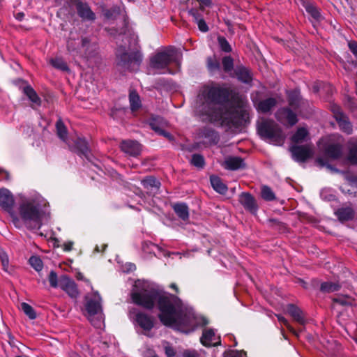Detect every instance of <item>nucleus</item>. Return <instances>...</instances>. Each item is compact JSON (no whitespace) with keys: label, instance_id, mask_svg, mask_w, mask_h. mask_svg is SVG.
Masks as SVG:
<instances>
[{"label":"nucleus","instance_id":"obj_53","mask_svg":"<svg viewBox=\"0 0 357 357\" xmlns=\"http://www.w3.org/2000/svg\"><path fill=\"white\" fill-rule=\"evenodd\" d=\"M188 13L189 15H190L191 16L193 17V18L195 19V22H197V21H199V20H201L202 19V17L201 15H199L198 10L195 8H191L188 10Z\"/></svg>","mask_w":357,"mask_h":357},{"label":"nucleus","instance_id":"obj_55","mask_svg":"<svg viewBox=\"0 0 357 357\" xmlns=\"http://www.w3.org/2000/svg\"><path fill=\"white\" fill-rule=\"evenodd\" d=\"M349 47L351 52L357 56V43L356 42H349Z\"/></svg>","mask_w":357,"mask_h":357},{"label":"nucleus","instance_id":"obj_40","mask_svg":"<svg viewBox=\"0 0 357 357\" xmlns=\"http://www.w3.org/2000/svg\"><path fill=\"white\" fill-rule=\"evenodd\" d=\"M30 265L36 271H40L43 269V264L40 257L37 256H32L29 260Z\"/></svg>","mask_w":357,"mask_h":357},{"label":"nucleus","instance_id":"obj_42","mask_svg":"<svg viewBox=\"0 0 357 357\" xmlns=\"http://www.w3.org/2000/svg\"><path fill=\"white\" fill-rule=\"evenodd\" d=\"M191 164L197 168H202L204 166V158L200 154H194L191 158Z\"/></svg>","mask_w":357,"mask_h":357},{"label":"nucleus","instance_id":"obj_17","mask_svg":"<svg viewBox=\"0 0 357 357\" xmlns=\"http://www.w3.org/2000/svg\"><path fill=\"white\" fill-rule=\"evenodd\" d=\"M277 100L274 98H268L265 100L259 101L255 104L257 109L261 113L269 112L273 108L275 107Z\"/></svg>","mask_w":357,"mask_h":357},{"label":"nucleus","instance_id":"obj_5","mask_svg":"<svg viewBox=\"0 0 357 357\" xmlns=\"http://www.w3.org/2000/svg\"><path fill=\"white\" fill-rule=\"evenodd\" d=\"M181 54L174 47H169L158 51L150 59L151 68L158 70H165L171 63L179 65L181 60Z\"/></svg>","mask_w":357,"mask_h":357},{"label":"nucleus","instance_id":"obj_39","mask_svg":"<svg viewBox=\"0 0 357 357\" xmlns=\"http://www.w3.org/2000/svg\"><path fill=\"white\" fill-rule=\"evenodd\" d=\"M222 66L224 68V70L226 73H230L234 68V60L233 59L229 56H226L222 58Z\"/></svg>","mask_w":357,"mask_h":357},{"label":"nucleus","instance_id":"obj_31","mask_svg":"<svg viewBox=\"0 0 357 357\" xmlns=\"http://www.w3.org/2000/svg\"><path fill=\"white\" fill-rule=\"evenodd\" d=\"M289 103L294 109H296L299 105L300 93L297 90L288 92Z\"/></svg>","mask_w":357,"mask_h":357},{"label":"nucleus","instance_id":"obj_16","mask_svg":"<svg viewBox=\"0 0 357 357\" xmlns=\"http://www.w3.org/2000/svg\"><path fill=\"white\" fill-rule=\"evenodd\" d=\"M239 202L243 207L252 212L255 213L257 210V205L255 198L248 192H242L239 196Z\"/></svg>","mask_w":357,"mask_h":357},{"label":"nucleus","instance_id":"obj_34","mask_svg":"<svg viewBox=\"0 0 357 357\" xmlns=\"http://www.w3.org/2000/svg\"><path fill=\"white\" fill-rule=\"evenodd\" d=\"M307 135V130L304 128H300L297 130L296 132L293 135L291 140L294 143H300L305 140Z\"/></svg>","mask_w":357,"mask_h":357},{"label":"nucleus","instance_id":"obj_52","mask_svg":"<svg viewBox=\"0 0 357 357\" xmlns=\"http://www.w3.org/2000/svg\"><path fill=\"white\" fill-rule=\"evenodd\" d=\"M276 317H278V319L280 323L286 326L292 333H296L294 330L290 326L288 321L284 317L278 314H276Z\"/></svg>","mask_w":357,"mask_h":357},{"label":"nucleus","instance_id":"obj_37","mask_svg":"<svg viewBox=\"0 0 357 357\" xmlns=\"http://www.w3.org/2000/svg\"><path fill=\"white\" fill-rule=\"evenodd\" d=\"M21 310L30 319H35L36 318V313L34 309L28 303H21Z\"/></svg>","mask_w":357,"mask_h":357},{"label":"nucleus","instance_id":"obj_43","mask_svg":"<svg viewBox=\"0 0 357 357\" xmlns=\"http://www.w3.org/2000/svg\"><path fill=\"white\" fill-rule=\"evenodd\" d=\"M48 280L51 287L54 288L60 287V277L58 278L56 273L54 271H52L50 273Z\"/></svg>","mask_w":357,"mask_h":357},{"label":"nucleus","instance_id":"obj_11","mask_svg":"<svg viewBox=\"0 0 357 357\" xmlns=\"http://www.w3.org/2000/svg\"><path fill=\"white\" fill-rule=\"evenodd\" d=\"M275 116L283 124L287 123L290 126H294L298 121L296 114L287 107L280 109L276 112Z\"/></svg>","mask_w":357,"mask_h":357},{"label":"nucleus","instance_id":"obj_59","mask_svg":"<svg viewBox=\"0 0 357 357\" xmlns=\"http://www.w3.org/2000/svg\"><path fill=\"white\" fill-rule=\"evenodd\" d=\"M24 17V14L23 13H18L16 14L15 17L17 20L21 21Z\"/></svg>","mask_w":357,"mask_h":357},{"label":"nucleus","instance_id":"obj_46","mask_svg":"<svg viewBox=\"0 0 357 357\" xmlns=\"http://www.w3.org/2000/svg\"><path fill=\"white\" fill-rule=\"evenodd\" d=\"M334 302L342 305H351L352 300L349 297H337L333 299Z\"/></svg>","mask_w":357,"mask_h":357},{"label":"nucleus","instance_id":"obj_36","mask_svg":"<svg viewBox=\"0 0 357 357\" xmlns=\"http://www.w3.org/2000/svg\"><path fill=\"white\" fill-rule=\"evenodd\" d=\"M56 128L57 130V135L64 142L67 140V130L63 123L59 120L56 123Z\"/></svg>","mask_w":357,"mask_h":357},{"label":"nucleus","instance_id":"obj_27","mask_svg":"<svg viewBox=\"0 0 357 357\" xmlns=\"http://www.w3.org/2000/svg\"><path fill=\"white\" fill-rule=\"evenodd\" d=\"M158 121L160 122V123H162V118L160 117V116L153 117L151 119L150 123H149V125H150L151 128L155 132L158 133L159 135H162V136L168 138L169 139H172V135H171L170 133L165 131L164 129L162 128L161 127L156 126L155 123L158 122Z\"/></svg>","mask_w":357,"mask_h":357},{"label":"nucleus","instance_id":"obj_48","mask_svg":"<svg viewBox=\"0 0 357 357\" xmlns=\"http://www.w3.org/2000/svg\"><path fill=\"white\" fill-rule=\"evenodd\" d=\"M0 258H1V264L3 266V270L6 272H8L9 260H8V257L6 253H2L0 255Z\"/></svg>","mask_w":357,"mask_h":357},{"label":"nucleus","instance_id":"obj_19","mask_svg":"<svg viewBox=\"0 0 357 357\" xmlns=\"http://www.w3.org/2000/svg\"><path fill=\"white\" fill-rule=\"evenodd\" d=\"M77 10L79 17L84 20H93L95 19V14L92 12L89 6L83 2H79L77 4Z\"/></svg>","mask_w":357,"mask_h":357},{"label":"nucleus","instance_id":"obj_15","mask_svg":"<svg viewBox=\"0 0 357 357\" xmlns=\"http://www.w3.org/2000/svg\"><path fill=\"white\" fill-rule=\"evenodd\" d=\"M201 342L206 347L215 346L220 342V337L215 334L213 329L206 328L203 331Z\"/></svg>","mask_w":357,"mask_h":357},{"label":"nucleus","instance_id":"obj_47","mask_svg":"<svg viewBox=\"0 0 357 357\" xmlns=\"http://www.w3.org/2000/svg\"><path fill=\"white\" fill-rule=\"evenodd\" d=\"M208 68L211 71H214L220 68L219 63L211 58L208 59Z\"/></svg>","mask_w":357,"mask_h":357},{"label":"nucleus","instance_id":"obj_57","mask_svg":"<svg viewBox=\"0 0 357 357\" xmlns=\"http://www.w3.org/2000/svg\"><path fill=\"white\" fill-rule=\"evenodd\" d=\"M165 354L167 357H173L175 355L174 350L171 347H165Z\"/></svg>","mask_w":357,"mask_h":357},{"label":"nucleus","instance_id":"obj_21","mask_svg":"<svg viewBox=\"0 0 357 357\" xmlns=\"http://www.w3.org/2000/svg\"><path fill=\"white\" fill-rule=\"evenodd\" d=\"M325 151L328 157L334 159L338 158L342 153V142L330 144L326 148Z\"/></svg>","mask_w":357,"mask_h":357},{"label":"nucleus","instance_id":"obj_61","mask_svg":"<svg viewBox=\"0 0 357 357\" xmlns=\"http://www.w3.org/2000/svg\"><path fill=\"white\" fill-rule=\"evenodd\" d=\"M155 123H156V126H160V127H161L162 128H163V127H164V126H165V122L164 119H162V123H160V122H158H158H156Z\"/></svg>","mask_w":357,"mask_h":357},{"label":"nucleus","instance_id":"obj_50","mask_svg":"<svg viewBox=\"0 0 357 357\" xmlns=\"http://www.w3.org/2000/svg\"><path fill=\"white\" fill-rule=\"evenodd\" d=\"M199 3V10L204 11L205 8L212 6V0H197Z\"/></svg>","mask_w":357,"mask_h":357},{"label":"nucleus","instance_id":"obj_7","mask_svg":"<svg viewBox=\"0 0 357 357\" xmlns=\"http://www.w3.org/2000/svg\"><path fill=\"white\" fill-rule=\"evenodd\" d=\"M86 310L89 321L96 328H100L103 321L101 297L98 291H93L86 297Z\"/></svg>","mask_w":357,"mask_h":357},{"label":"nucleus","instance_id":"obj_44","mask_svg":"<svg viewBox=\"0 0 357 357\" xmlns=\"http://www.w3.org/2000/svg\"><path fill=\"white\" fill-rule=\"evenodd\" d=\"M321 289L326 292L335 291L339 289V285L333 282H324L321 285Z\"/></svg>","mask_w":357,"mask_h":357},{"label":"nucleus","instance_id":"obj_58","mask_svg":"<svg viewBox=\"0 0 357 357\" xmlns=\"http://www.w3.org/2000/svg\"><path fill=\"white\" fill-rule=\"evenodd\" d=\"M74 43L73 40H69L68 41L67 47L69 51H75L76 49L73 46V43Z\"/></svg>","mask_w":357,"mask_h":357},{"label":"nucleus","instance_id":"obj_63","mask_svg":"<svg viewBox=\"0 0 357 357\" xmlns=\"http://www.w3.org/2000/svg\"><path fill=\"white\" fill-rule=\"evenodd\" d=\"M170 287L174 289L176 291H178V288L176 284L173 283L170 285Z\"/></svg>","mask_w":357,"mask_h":357},{"label":"nucleus","instance_id":"obj_24","mask_svg":"<svg viewBox=\"0 0 357 357\" xmlns=\"http://www.w3.org/2000/svg\"><path fill=\"white\" fill-rule=\"evenodd\" d=\"M23 91L31 102V107H39L41 105V100L35 91V90L30 86H26L24 88Z\"/></svg>","mask_w":357,"mask_h":357},{"label":"nucleus","instance_id":"obj_20","mask_svg":"<svg viewBox=\"0 0 357 357\" xmlns=\"http://www.w3.org/2000/svg\"><path fill=\"white\" fill-rule=\"evenodd\" d=\"M222 165L227 169L236 170L243 167L245 165L241 158L229 157L225 160Z\"/></svg>","mask_w":357,"mask_h":357},{"label":"nucleus","instance_id":"obj_13","mask_svg":"<svg viewBox=\"0 0 357 357\" xmlns=\"http://www.w3.org/2000/svg\"><path fill=\"white\" fill-rule=\"evenodd\" d=\"M120 147L125 153L133 157L138 156L142 151V145L135 140H124Z\"/></svg>","mask_w":357,"mask_h":357},{"label":"nucleus","instance_id":"obj_9","mask_svg":"<svg viewBox=\"0 0 357 357\" xmlns=\"http://www.w3.org/2000/svg\"><path fill=\"white\" fill-rule=\"evenodd\" d=\"M14 199L11 192L7 189L0 190V206L10 215L15 227H20V218L13 210Z\"/></svg>","mask_w":357,"mask_h":357},{"label":"nucleus","instance_id":"obj_23","mask_svg":"<svg viewBox=\"0 0 357 357\" xmlns=\"http://www.w3.org/2000/svg\"><path fill=\"white\" fill-rule=\"evenodd\" d=\"M236 77L244 83H249L252 80V75L250 70L244 66H237L234 70Z\"/></svg>","mask_w":357,"mask_h":357},{"label":"nucleus","instance_id":"obj_51","mask_svg":"<svg viewBox=\"0 0 357 357\" xmlns=\"http://www.w3.org/2000/svg\"><path fill=\"white\" fill-rule=\"evenodd\" d=\"M199 29L202 32H206L208 30V27L205 21L202 18L197 22Z\"/></svg>","mask_w":357,"mask_h":357},{"label":"nucleus","instance_id":"obj_4","mask_svg":"<svg viewBox=\"0 0 357 357\" xmlns=\"http://www.w3.org/2000/svg\"><path fill=\"white\" fill-rule=\"evenodd\" d=\"M257 130L260 136L270 144L281 146L284 142L285 135L273 120L261 119L258 123Z\"/></svg>","mask_w":357,"mask_h":357},{"label":"nucleus","instance_id":"obj_14","mask_svg":"<svg viewBox=\"0 0 357 357\" xmlns=\"http://www.w3.org/2000/svg\"><path fill=\"white\" fill-rule=\"evenodd\" d=\"M293 158L298 162H303L310 157L311 151L307 146H292L290 148Z\"/></svg>","mask_w":357,"mask_h":357},{"label":"nucleus","instance_id":"obj_54","mask_svg":"<svg viewBox=\"0 0 357 357\" xmlns=\"http://www.w3.org/2000/svg\"><path fill=\"white\" fill-rule=\"evenodd\" d=\"M74 243L73 241L65 242L62 244L63 250L65 252H69L72 250Z\"/></svg>","mask_w":357,"mask_h":357},{"label":"nucleus","instance_id":"obj_49","mask_svg":"<svg viewBox=\"0 0 357 357\" xmlns=\"http://www.w3.org/2000/svg\"><path fill=\"white\" fill-rule=\"evenodd\" d=\"M226 357H247L246 353L243 351H231L226 354Z\"/></svg>","mask_w":357,"mask_h":357},{"label":"nucleus","instance_id":"obj_29","mask_svg":"<svg viewBox=\"0 0 357 357\" xmlns=\"http://www.w3.org/2000/svg\"><path fill=\"white\" fill-rule=\"evenodd\" d=\"M336 215L340 221H348L353 219L354 212L351 208H342L337 211Z\"/></svg>","mask_w":357,"mask_h":357},{"label":"nucleus","instance_id":"obj_28","mask_svg":"<svg viewBox=\"0 0 357 357\" xmlns=\"http://www.w3.org/2000/svg\"><path fill=\"white\" fill-rule=\"evenodd\" d=\"M210 180L213 188L217 192L222 195L227 192V187L219 177L216 176H211Z\"/></svg>","mask_w":357,"mask_h":357},{"label":"nucleus","instance_id":"obj_64","mask_svg":"<svg viewBox=\"0 0 357 357\" xmlns=\"http://www.w3.org/2000/svg\"><path fill=\"white\" fill-rule=\"evenodd\" d=\"M54 246H55V247H58V248H59V247H62V245H60V244H59V241H58V240H55V242H54Z\"/></svg>","mask_w":357,"mask_h":357},{"label":"nucleus","instance_id":"obj_1","mask_svg":"<svg viewBox=\"0 0 357 357\" xmlns=\"http://www.w3.org/2000/svg\"><path fill=\"white\" fill-rule=\"evenodd\" d=\"M132 301L147 309L158 303L161 322L175 330L188 333L197 326H204L208 321L204 317L196 316L192 309L184 305L176 296L159 291L153 283L138 280L131 293Z\"/></svg>","mask_w":357,"mask_h":357},{"label":"nucleus","instance_id":"obj_30","mask_svg":"<svg viewBox=\"0 0 357 357\" xmlns=\"http://www.w3.org/2000/svg\"><path fill=\"white\" fill-rule=\"evenodd\" d=\"M303 6L307 13H308L314 19L319 20L321 17L319 9L311 2H304Z\"/></svg>","mask_w":357,"mask_h":357},{"label":"nucleus","instance_id":"obj_60","mask_svg":"<svg viewBox=\"0 0 357 357\" xmlns=\"http://www.w3.org/2000/svg\"><path fill=\"white\" fill-rule=\"evenodd\" d=\"M144 357H158V356L153 353L149 352L145 354Z\"/></svg>","mask_w":357,"mask_h":357},{"label":"nucleus","instance_id":"obj_12","mask_svg":"<svg viewBox=\"0 0 357 357\" xmlns=\"http://www.w3.org/2000/svg\"><path fill=\"white\" fill-rule=\"evenodd\" d=\"M60 288L72 298H77L79 295L75 282L66 275L60 276Z\"/></svg>","mask_w":357,"mask_h":357},{"label":"nucleus","instance_id":"obj_2","mask_svg":"<svg viewBox=\"0 0 357 357\" xmlns=\"http://www.w3.org/2000/svg\"><path fill=\"white\" fill-rule=\"evenodd\" d=\"M227 89L218 84L202 87L195 100L194 108L203 121H218L223 118V106L229 98Z\"/></svg>","mask_w":357,"mask_h":357},{"label":"nucleus","instance_id":"obj_33","mask_svg":"<svg viewBox=\"0 0 357 357\" xmlns=\"http://www.w3.org/2000/svg\"><path fill=\"white\" fill-rule=\"evenodd\" d=\"M129 100L132 111H135L141 107L140 98L136 92L131 91L130 93Z\"/></svg>","mask_w":357,"mask_h":357},{"label":"nucleus","instance_id":"obj_26","mask_svg":"<svg viewBox=\"0 0 357 357\" xmlns=\"http://www.w3.org/2000/svg\"><path fill=\"white\" fill-rule=\"evenodd\" d=\"M174 211L176 215L183 221L189 218V211L188 206L184 203L175 204L173 206Z\"/></svg>","mask_w":357,"mask_h":357},{"label":"nucleus","instance_id":"obj_18","mask_svg":"<svg viewBox=\"0 0 357 357\" xmlns=\"http://www.w3.org/2000/svg\"><path fill=\"white\" fill-rule=\"evenodd\" d=\"M287 312L293 317V319L301 325H304L305 319L301 310L293 304H289L287 306Z\"/></svg>","mask_w":357,"mask_h":357},{"label":"nucleus","instance_id":"obj_32","mask_svg":"<svg viewBox=\"0 0 357 357\" xmlns=\"http://www.w3.org/2000/svg\"><path fill=\"white\" fill-rule=\"evenodd\" d=\"M142 183L147 190H152L153 188L158 189L160 185V183L152 176L146 177L145 179L142 181Z\"/></svg>","mask_w":357,"mask_h":357},{"label":"nucleus","instance_id":"obj_62","mask_svg":"<svg viewBox=\"0 0 357 357\" xmlns=\"http://www.w3.org/2000/svg\"><path fill=\"white\" fill-rule=\"evenodd\" d=\"M317 162L321 165V166H324V161L321 158H318L317 160Z\"/></svg>","mask_w":357,"mask_h":357},{"label":"nucleus","instance_id":"obj_38","mask_svg":"<svg viewBox=\"0 0 357 357\" xmlns=\"http://www.w3.org/2000/svg\"><path fill=\"white\" fill-rule=\"evenodd\" d=\"M348 160L353 164L357 163V139L355 142L351 143Z\"/></svg>","mask_w":357,"mask_h":357},{"label":"nucleus","instance_id":"obj_35","mask_svg":"<svg viewBox=\"0 0 357 357\" xmlns=\"http://www.w3.org/2000/svg\"><path fill=\"white\" fill-rule=\"evenodd\" d=\"M50 63L55 68L62 71H68L69 68L67 63L61 58H55L50 60Z\"/></svg>","mask_w":357,"mask_h":357},{"label":"nucleus","instance_id":"obj_45","mask_svg":"<svg viewBox=\"0 0 357 357\" xmlns=\"http://www.w3.org/2000/svg\"><path fill=\"white\" fill-rule=\"evenodd\" d=\"M218 44L220 49L225 52H230L231 51V47L228 41L225 38L219 36L218 38Z\"/></svg>","mask_w":357,"mask_h":357},{"label":"nucleus","instance_id":"obj_10","mask_svg":"<svg viewBox=\"0 0 357 357\" xmlns=\"http://www.w3.org/2000/svg\"><path fill=\"white\" fill-rule=\"evenodd\" d=\"M331 110L340 130L347 135L351 134L353 131L352 125L348 120V118L342 112L340 107L337 105H333L331 107Z\"/></svg>","mask_w":357,"mask_h":357},{"label":"nucleus","instance_id":"obj_8","mask_svg":"<svg viewBox=\"0 0 357 357\" xmlns=\"http://www.w3.org/2000/svg\"><path fill=\"white\" fill-rule=\"evenodd\" d=\"M130 318L132 319L135 325L142 330V333L150 336L149 332L154 325L153 318L148 314L132 309L129 313Z\"/></svg>","mask_w":357,"mask_h":357},{"label":"nucleus","instance_id":"obj_25","mask_svg":"<svg viewBox=\"0 0 357 357\" xmlns=\"http://www.w3.org/2000/svg\"><path fill=\"white\" fill-rule=\"evenodd\" d=\"M95 45H91L89 43V40L86 38H84L82 39V46L79 49V52L82 54L80 56L84 58H90L93 56V52L95 50Z\"/></svg>","mask_w":357,"mask_h":357},{"label":"nucleus","instance_id":"obj_56","mask_svg":"<svg viewBox=\"0 0 357 357\" xmlns=\"http://www.w3.org/2000/svg\"><path fill=\"white\" fill-rule=\"evenodd\" d=\"M184 357H199L197 351L192 350H186L183 352Z\"/></svg>","mask_w":357,"mask_h":357},{"label":"nucleus","instance_id":"obj_22","mask_svg":"<svg viewBox=\"0 0 357 357\" xmlns=\"http://www.w3.org/2000/svg\"><path fill=\"white\" fill-rule=\"evenodd\" d=\"M75 149L80 155L84 156L89 160V149L88 144L84 139L77 138L75 144Z\"/></svg>","mask_w":357,"mask_h":357},{"label":"nucleus","instance_id":"obj_3","mask_svg":"<svg viewBox=\"0 0 357 357\" xmlns=\"http://www.w3.org/2000/svg\"><path fill=\"white\" fill-rule=\"evenodd\" d=\"M18 213L29 229H40L46 216L47 202L39 193L31 192L19 196Z\"/></svg>","mask_w":357,"mask_h":357},{"label":"nucleus","instance_id":"obj_41","mask_svg":"<svg viewBox=\"0 0 357 357\" xmlns=\"http://www.w3.org/2000/svg\"><path fill=\"white\" fill-rule=\"evenodd\" d=\"M261 197L264 199L266 201H272L275 199V195L272 190L266 185H264L261 188Z\"/></svg>","mask_w":357,"mask_h":357},{"label":"nucleus","instance_id":"obj_6","mask_svg":"<svg viewBox=\"0 0 357 357\" xmlns=\"http://www.w3.org/2000/svg\"><path fill=\"white\" fill-rule=\"evenodd\" d=\"M117 66L130 71L136 70L142 61V55L137 50L119 47L116 50Z\"/></svg>","mask_w":357,"mask_h":357}]
</instances>
